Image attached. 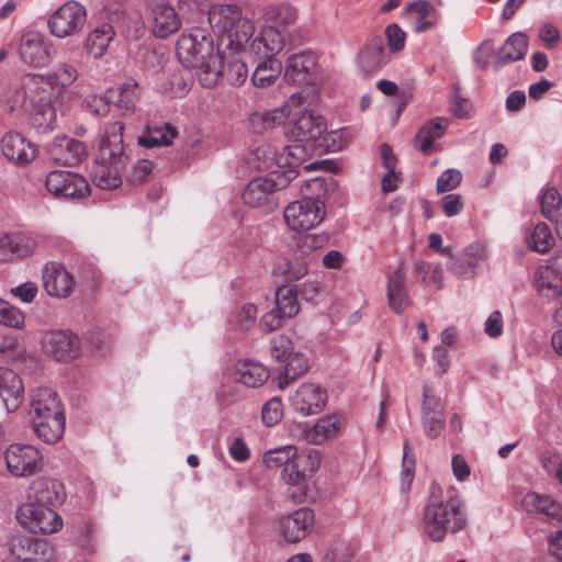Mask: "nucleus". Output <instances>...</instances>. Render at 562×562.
<instances>
[{
    "instance_id": "f257e3e1",
    "label": "nucleus",
    "mask_w": 562,
    "mask_h": 562,
    "mask_svg": "<svg viewBox=\"0 0 562 562\" xmlns=\"http://www.w3.org/2000/svg\"><path fill=\"white\" fill-rule=\"evenodd\" d=\"M207 22L213 34L218 37L221 75L229 85L240 87L248 78L246 44L255 34L254 22L244 16L236 4H215L207 11Z\"/></svg>"
},
{
    "instance_id": "f03ea898",
    "label": "nucleus",
    "mask_w": 562,
    "mask_h": 562,
    "mask_svg": "<svg viewBox=\"0 0 562 562\" xmlns=\"http://www.w3.org/2000/svg\"><path fill=\"white\" fill-rule=\"evenodd\" d=\"M66 499L63 483L55 479L38 477L29 488L27 502L20 506L16 518L22 526L36 533H53L63 527L56 508Z\"/></svg>"
},
{
    "instance_id": "7ed1b4c3",
    "label": "nucleus",
    "mask_w": 562,
    "mask_h": 562,
    "mask_svg": "<svg viewBox=\"0 0 562 562\" xmlns=\"http://www.w3.org/2000/svg\"><path fill=\"white\" fill-rule=\"evenodd\" d=\"M177 55L184 67L192 68L205 88L214 87L221 75L218 43L199 27L184 31L177 42Z\"/></svg>"
},
{
    "instance_id": "20e7f679",
    "label": "nucleus",
    "mask_w": 562,
    "mask_h": 562,
    "mask_svg": "<svg viewBox=\"0 0 562 562\" xmlns=\"http://www.w3.org/2000/svg\"><path fill=\"white\" fill-rule=\"evenodd\" d=\"M123 130V123L116 121L105 125L101 134L95 166L91 172L92 182L100 189L112 190L122 183L121 172L126 161Z\"/></svg>"
},
{
    "instance_id": "39448f33",
    "label": "nucleus",
    "mask_w": 562,
    "mask_h": 562,
    "mask_svg": "<svg viewBox=\"0 0 562 562\" xmlns=\"http://www.w3.org/2000/svg\"><path fill=\"white\" fill-rule=\"evenodd\" d=\"M30 415L36 436L46 443L58 442L65 431L66 417L58 395L49 387H38L31 394Z\"/></svg>"
},
{
    "instance_id": "423d86ee",
    "label": "nucleus",
    "mask_w": 562,
    "mask_h": 562,
    "mask_svg": "<svg viewBox=\"0 0 562 562\" xmlns=\"http://www.w3.org/2000/svg\"><path fill=\"white\" fill-rule=\"evenodd\" d=\"M423 525L432 541H441L447 533L458 532L467 525L462 502L458 496L442 501L431 495L424 510Z\"/></svg>"
},
{
    "instance_id": "0eeeda50",
    "label": "nucleus",
    "mask_w": 562,
    "mask_h": 562,
    "mask_svg": "<svg viewBox=\"0 0 562 562\" xmlns=\"http://www.w3.org/2000/svg\"><path fill=\"white\" fill-rule=\"evenodd\" d=\"M321 460V452L316 449L299 452L295 448L294 457L291 458L288 468L281 471L282 481L294 488L293 492H289V497L293 502L302 503L305 499L308 482L317 472Z\"/></svg>"
},
{
    "instance_id": "6e6552de",
    "label": "nucleus",
    "mask_w": 562,
    "mask_h": 562,
    "mask_svg": "<svg viewBox=\"0 0 562 562\" xmlns=\"http://www.w3.org/2000/svg\"><path fill=\"white\" fill-rule=\"evenodd\" d=\"M294 179L295 175L291 169L281 176L255 178L246 186L243 201L250 207L261 209L267 213L273 212L279 205L276 192L284 189Z\"/></svg>"
},
{
    "instance_id": "1a4fd4ad",
    "label": "nucleus",
    "mask_w": 562,
    "mask_h": 562,
    "mask_svg": "<svg viewBox=\"0 0 562 562\" xmlns=\"http://www.w3.org/2000/svg\"><path fill=\"white\" fill-rule=\"evenodd\" d=\"M299 311L297 286L281 285L276 290L274 307L261 317L259 326L265 331L277 330L284 325L286 319L295 316Z\"/></svg>"
},
{
    "instance_id": "9d476101",
    "label": "nucleus",
    "mask_w": 562,
    "mask_h": 562,
    "mask_svg": "<svg viewBox=\"0 0 562 562\" xmlns=\"http://www.w3.org/2000/svg\"><path fill=\"white\" fill-rule=\"evenodd\" d=\"M87 22V10L78 1H67L49 16L47 25L50 34L66 38L81 32Z\"/></svg>"
},
{
    "instance_id": "9b49d317",
    "label": "nucleus",
    "mask_w": 562,
    "mask_h": 562,
    "mask_svg": "<svg viewBox=\"0 0 562 562\" xmlns=\"http://www.w3.org/2000/svg\"><path fill=\"white\" fill-rule=\"evenodd\" d=\"M283 216L290 229L302 234L323 222L325 205L313 200L293 201L285 206Z\"/></svg>"
},
{
    "instance_id": "f8f14e48",
    "label": "nucleus",
    "mask_w": 562,
    "mask_h": 562,
    "mask_svg": "<svg viewBox=\"0 0 562 562\" xmlns=\"http://www.w3.org/2000/svg\"><path fill=\"white\" fill-rule=\"evenodd\" d=\"M5 462L9 472L14 476H31L43 469V456L31 445H11L5 450Z\"/></svg>"
},
{
    "instance_id": "ddd939ff",
    "label": "nucleus",
    "mask_w": 562,
    "mask_h": 562,
    "mask_svg": "<svg viewBox=\"0 0 562 562\" xmlns=\"http://www.w3.org/2000/svg\"><path fill=\"white\" fill-rule=\"evenodd\" d=\"M45 187L53 195L64 199H80L89 193V184L80 175L68 170L50 171Z\"/></svg>"
},
{
    "instance_id": "4468645a",
    "label": "nucleus",
    "mask_w": 562,
    "mask_h": 562,
    "mask_svg": "<svg viewBox=\"0 0 562 562\" xmlns=\"http://www.w3.org/2000/svg\"><path fill=\"white\" fill-rule=\"evenodd\" d=\"M18 53L21 61L30 67H45L50 61V45L36 31H25L22 33Z\"/></svg>"
},
{
    "instance_id": "2eb2a0df",
    "label": "nucleus",
    "mask_w": 562,
    "mask_h": 562,
    "mask_svg": "<svg viewBox=\"0 0 562 562\" xmlns=\"http://www.w3.org/2000/svg\"><path fill=\"white\" fill-rule=\"evenodd\" d=\"M314 518L312 509L306 507L300 508L278 520L277 532L286 542L297 543L311 531Z\"/></svg>"
},
{
    "instance_id": "dca6fc26",
    "label": "nucleus",
    "mask_w": 562,
    "mask_h": 562,
    "mask_svg": "<svg viewBox=\"0 0 562 562\" xmlns=\"http://www.w3.org/2000/svg\"><path fill=\"white\" fill-rule=\"evenodd\" d=\"M294 411L303 416L318 414L326 405L327 392L318 384L304 383L290 397Z\"/></svg>"
},
{
    "instance_id": "f3484780",
    "label": "nucleus",
    "mask_w": 562,
    "mask_h": 562,
    "mask_svg": "<svg viewBox=\"0 0 562 562\" xmlns=\"http://www.w3.org/2000/svg\"><path fill=\"white\" fill-rule=\"evenodd\" d=\"M43 348L46 353L57 360L68 361L77 358L80 344L76 334L70 330H54L45 335Z\"/></svg>"
},
{
    "instance_id": "a211bd4d",
    "label": "nucleus",
    "mask_w": 562,
    "mask_h": 562,
    "mask_svg": "<svg viewBox=\"0 0 562 562\" xmlns=\"http://www.w3.org/2000/svg\"><path fill=\"white\" fill-rule=\"evenodd\" d=\"M49 158L59 165L76 166L87 156L85 144L78 139L56 136L47 147Z\"/></svg>"
},
{
    "instance_id": "6ab92c4d",
    "label": "nucleus",
    "mask_w": 562,
    "mask_h": 562,
    "mask_svg": "<svg viewBox=\"0 0 562 562\" xmlns=\"http://www.w3.org/2000/svg\"><path fill=\"white\" fill-rule=\"evenodd\" d=\"M284 47V37L273 26H265L258 34L252 35L246 44V54L261 58H274Z\"/></svg>"
},
{
    "instance_id": "aec40b11",
    "label": "nucleus",
    "mask_w": 562,
    "mask_h": 562,
    "mask_svg": "<svg viewBox=\"0 0 562 562\" xmlns=\"http://www.w3.org/2000/svg\"><path fill=\"white\" fill-rule=\"evenodd\" d=\"M43 285L49 296L65 299L72 292L75 280L61 265L48 263L43 269Z\"/></svg>"
},
{
    "instance_id": "412c9836",
    "label": "nucleus",
    "mask_w": 562,
    "mask_h": 562,
    "mask_svg": "<svg viewBox=\"0 0 562 562\" xmlns=\"http://www.w3.org/2000/svg\"><path fill=\"white\" fill-rule=\"evenodd\" d=\"M1 150L4 157L19 166H25L34 160L36 147L21 133L10 131L1 139Z\"/></svg>"
},
{
    "instance_id": "4be33fe9",
    "label": "nucleus",
    "mask_w": 562,
    "mask_h": 562,
    "mask_svg": "<svg viewBox=\"0 0 562 562\" xmlns=\"http://www.w3.org/2000/svg\"><path fill=\"white\" fill-rule=\"evenodd\" d=\"M10 551L16 560L22 562L46 560L52 555V548L46 540L29 536L13 537Z\"/></svg>"
},
{
    "instance_id": "5701e85b",
    "label": "nucleus",
    "mask_w": 562,
    "mask_h": 562,
    "mask_svg": "<svg viewBox=\"0 0 562 562\" xmlns=\"http://www.w3.org/2000/svg\"><path fill=\"white\" fill-rule=\"evenodd\" d=\"M286 156L272 144H262L250 154V162L259 170L267 172V176L276 177L284 175L290 168L284 169L283 161Z\"/></svg>"
},
{
    "instance_id": "b1692460",
    "label": "nucleus",
    "mask_w": 562,
    "mask_h": 562,
    "mask_svg": "<svg viewBox=\"0 0 562 562\" xmlns=\"http://www.w3.org/2000/svg\"><path fill=\"white\" fill-rule=\"evenodd\" d=\"M0 397L8 412H15L24 400V384L12 369L0 367Z\"/></svg>"
},
{
    "instance_id": "393cba45",
    "label": "nucleus",
    "mask_w": 562,
    "mask_h": 562,
    "mask_svg": "<svg viewBox=\"0 0 562 562\" xmlns=\"http://www.w3.org/2000/svg\"><path fill=\"white\" fill-rule=\"evenodd\" d=\"M326 132L325 120L314 111L303 112L294 123L292 134L299 142L317 140Z\"/></svg>"
},
{
    "instance_id": "a878e982",
    "label": "nucleus",
    "mask_w": 562,
    "mask_h": 562,
    "mask_svg": "<svg viewBox=\"0 0 562 562\" xmlns=\"http://www.w3.org/2000/svg\"><path fill=\"white\" fill-rule=\"evenodd\" d=\"M389 60L382 37L372 38L358 55L361 70L369 75L381 69Z\"/></svg>"
},
{
    "instance_id": "bb28decb",
    "label": "nucleus",
    "mask_w": 562,
    "mask_h": 562,
    "mask_svg": "<svg viewBox=\"0 0 562 562\" xmlns=\"http://www.w3.org/2000/svg\"><path fill=\"white\" fill-rule=\"evenodd\" d=\"M290 114V104L285 103L272 110L252 113L249 117V124L255 133L261 134L285 123Z\"/></svg>"
},
{
    "instance_id": "cd10ccee",
    "label": "nucleus",
    "mask_w": 562,
    "mask_h": 562,
    "mask_svg": "<svg viewBox=\"0 0 562 562\" xmlns=\"http://www.w3.org/2000/svg\"><path fill=\"white\" fill-rule=\"evenodd\" d=\"M340 429V418L337 415H327L313 426L303 428V436L308 443L321 445L335 438Z\"/></svg>"
},
{
    "instance_id": "c85d7f7f",
    "label": "nucleus",
    "mask_w": 562,
    "mask_h": 562,
    "mask_svg": "<svg viewBox=\"0 0 562 562\" xmlns=\"http://www.w3.org/2000/svg\"><path fill=\"white\" fill-rule=\"evenodd\" d=\"M151 13L153 32L157 37L164 38L179 30L181 21L171 5L166 3L156 4Z\"/></svg>"
},
{
    "instance_id": "c756f323",
    "label": "nucleus",
    "mask_w": 562,
    "mask_h": 562,
    "mask_svg": "<svg viewBox=\"0 0 562 562\" xmlns=\"http://www.w3.org/2000/svg\"><path fill=\"white\" fill-rule=\"evenodd\" d=\"M315 66L316 57L312 52L294 53L286 60L284 78L292 83L302 82Z\"/></svg>"
},
{
    "instance_id": "7c9ffc66",
    "label": "nucleus",
    "mask_w": 562,
    "mask_h": 562,
    "mask_svg": "<svg viewBox=\"0 0 562 562\" xmlns=\"http://www.w3.org/2000/svg\"><path fill=\"white\" fill-rule=\"evenodd\" d=\"M404 280V262L401 261L394 273L389 278L386 285L389 305L396 314H402L408 303Z\"/></svg>"
},
{
    "instance_id": "2f4dec72",
    "label": "nucleus",
    "mask_w": 562,
    "mask_h": 562,
    "mask_svg": "<svg viewBox=\"0 0 562 562\" xmlns=\"http://www.w3.org/2000/svg\"><path fill=\"white\" fill-rule=\"evenodd\" d=\"M528 48L527 36L517 32L512 34L499 48L494 63L495 69H499L505 64L525 58Z\"/></svg>"
},
{
    "instance_id": "473e14b6",
    "label": "nucleus",
    "mask_w": 562,
    "mask_h": 562,
    "mask_svg": "<svg viewBox=\"0 0 562 562\" xmlns=\"http://www.w3.org/2000/svg\"><path fill=\"white\" fill-rule=\"evenodd\" d=\"M30 124L40 134L53 131L57 124V109L50 100L41 99L32 109Z\"/></svg>"
},
{
    "instance_id": "72a5a7b5",
    "label": "nucleus",
    "mask_w": 562,
    "mask_h": 562,
    "mask_svg": "<svg viewBox=\"0 0 562 562\" xmlns=\"http://www.w3.org/2000/svg\"><path fill=\"white\" fill-rule=\"evenodd\" d=\"M234 379L248 387H258L269 379V370L259 362L243 360L235 366Z\"/></svg>"
},
{
    "instance_id": "f704fd0d",
    "label": "nucleus",
    "mask_w": 562,
    "mask_h": 562,
    "mask_svg": "<svg viewBox=\"0 0 562 562\" xmlns=\"http://www.w3.org/2000/svg\"><path fill=\"white\" fill-rule=\"evenodd\" d=\"M413 19L414 32L423 33L432 27L439 20V13L431 2L427 0H418L407 5Z\"/></svg>"
},
{
    "instance_id": "c9c22d12",
    "label": "nucleus",
    "mask_w": 562,
    "mask_h": 562,
    "mask_svg": "<svg viewBox=\"0 0 562 562\" xmlns=\"http://www.w3.org/2000/svg\"><path fill=\"white\" fill-rule=\"evenodd\" d=\"M138 85L130 78L116 88L110 89V100L124 114L133 113L138 100Z\"/></svg>"
},
{
    "instance_id": "e433bc0d",
    "label": "nucleus",
    "mask_w": 562,
    "mask_h": 562,
    "mask_svg": "<svg viewBox=\"0 0 562 562\" xmlns=\"http://www.w3.org/2000/svg\"><path fill=\"white\" fill-rule=\"evenodd\" d=\"M449 126V120L446 117H435L426 123L415 136V146L423 153H428L432 148L436 139L443 136Z\"/></svg>"
},
{
    "instance_id": "4c0bfd02",
    "label": "nucleus",
    "mask_w": 562,
    "mask_h": 562,
    "mask_svg": "<svg viewBox=\"0 0 562 562\" xmlns=\"http://www.w3.org/2000/svg\"><path fill=\"white\" fill-rule=\"evenodd\" d=\"M522 505L527 512L540 513L551 520L562 518V506L550 496L528 493L524 497Z\"/></svg>"
},
{
    "instance_id": "58836bf2",
    "label": "nucleus",
    "mask_w": 562,
    "mask_h": 562,
    "mask_svg": "<svg viewBox=\"0 0 562 562\" xmlns=\"http://www.w3.org/2000/svg\"><path fill=\"white\" fill-rule=\"evenodd\" d=\"M536 289L539 295L553 302L562 290V277L546 266H540L535 274Z\"/></svg>"
},
{
    "instance_id": "ea45409f",
    "label": "nucleus",
    "mask_w": 562,
    "mask_h": 562,
    "mask_svg": "<svg viewBox=\"0 0 562 562\" xmlns=\"http://www.w3.org/2000/svg\"><path fill=\"white\" fill-rule=\"evenodd\" d=\"M178 136V130L169 123L148 126L146 135L139 138L138 143L147 148L169 146Z\"/></svg>"
},
{
    "instance_id": "a19ab883",
    "label": "nucleus",
    "mask_w": 562,
    "mask_h": 562,
    "mask_svg": "<svg viewBox=\"0 0 562 562\" xmlns=\"http://www.w3.org/2000/svg\"><path fill=\"white\" fill-rule=\"evenodd\" d=\"M115 35L114 29L109 23H102L92 30L86 43V48L94 58L101 57Z\"/></svg>"
},
{
    "instance_id": "79ce46f5",
    "label": "nucleus",
    "mask_w": 562,
    "mask_h": 562,
    "mask_svg": "<svg viewBox=\"0 0 562 562\" xmlns=\"http://www.w3.org/2000/svg\"><path fill=\"white\" fill-rule=\"evenodd\" d=\"M282 64L277 58H263L256 66L251 81L254 86L263 88L271 85L281 74Z\"/></svg>"
},
{
    "instance_id": "37998d69",
    "label": "nucleus",
    "mask_w": 562,
    "mask_h": 562,
    "mask_svg": "<svg viewBox=\"0 0 562 562\" xmlns=\"http://www.w3.org/2000/svg\"><path fill=\"white\" fill-rule=\"evenodd\" d=\"M18 238V258H24L32 254L45 250L50 241L47 235L40 233H19Z\"/></svg>"
},
{
    "instance_id": "c03bdc74",
    "label": "nucleus",
    "mask_w": 562,
    "mask_h": 562,
    "mask_svg": "<svg viewBox=\"0 0 562 562\" xmlns=\"http://www.w3.org/2000/svg\"><path fill=\"white\" fill-rule=\"evenodd\" d=\"M294 446H283L274 449L268 450L263 454V463L269 470L286 469L289 462L295 453Z\"/></svg>"
},
{
    "instance_id": "a18cd8bd",
    "label": "nucleus",
    "mask_w": 562,
    "mask_h": 562,
    "mask_svg": "<svg viewBox=\"0 0 562 562\" xmlns=\"http://www.w3.org/2000/svg\"><path fill=\"white\" fill-rule=\"evenodd\" d=\"M527 241L530 249L546 254L553 244V237L546 224H537L530 236L527 237Z\"/></svg>"
},
{
    "instance_id": "49530a36",
    "label": "nucleus",
    "mask_w": 562,
    "mask_h": 562,
    "mask_svg": "<svg viewBox=\"0 0 562 562\" xmlns=\"http://www.w3.org/2000/svg\"><path fill=\"white\" fill-rule=\"evenodd\" d=\"M307 144H292L282 148V156H286L283 161L285 165L284 169L290 168L295 175V178L297 177V166L303 164L310 156L311 148H307Z\"/></svg>"
},
{
    "instance_id": "de8ad7c7",
    "label": "nucleus",
    "mask_w": 562,
    "mask_h": 562,
    "mask_svg": "<svg viewBox=\"0 0 562 562\" xmlns=\"http://www.w3.org/2000/svg\"><path fill=\"white\" fill-rule=\"evenodd\" d=\"M540 205L542 214L548 220H553L562 205L561 194L553 187H544L540 194Z\"/></svg>"
},
{
    "instance_id": "09e8293b",
    "label": "nucleus",
    "mask_w": 562,
    "mask_h": 562,
    "mask_svg": "<svg viewBox=\"0 0 562 562\" xmlns=\"http://www.w3.org/2000/svg\"><path fill=\"white\" fill-rule=\"evenodd\" d=\"M307 369V360L299 353H292L284 367L283 378L279 380V387L283 389L290 381L295 380Z\"/></svg>"
},
{
    "instance_id": "8fccbe9b",
    "label": "nucleus",
    "mask_w": 562,
    "mask_h": 562,
    "mask_svg": "<svg viewBox=\"0 0 562 562\" xmlns=\"http://www.w3.org/2000/svg\"><path fill=\"white\" fill-rule=\"evenodd\" d=\"M300 190L302 193L301 200H313L325 205L327 188L324 179L318 177L310 179L304 182Z\"/></svg>"
},
{
    "instance_id": "3c124183",
    "label": "nucleus",
    "mask_w": 562,
    "mask_h": 562,
    "mask_svg": "<svg viewBox=\"0 0 562 562\" xmlns=\"http://www.w3.org/2000/svg\"><path fill=\"white\" fill-rule=\"evenodd\" d=\"M77 78V69L69 64H60L53 72L48 74V82L53 87H69Z\"/></svg>"
},
{
    "instance_id": "603ef678",
    "label": "nucleus",
    "mask_w": 562,
    "mask_h": 562,
    "mask_svg": "<svg viewBox=\"0 0 562 562\" xmlns=\"http://www.w3.org/2000/svg\"><path fill=\"white\" fill-rule=\"evenodd\" d=\"M262 420L267 426L277 425L283 416V406L279 397H272L262 407Z\"/></svg>"
},
{
    "instance_id": "864d4df0",
    "label": "nucleus",
    "mask_w": 562,
    "mask_h": 562,
    "mask_svg": "<svg viewBox=\"0 0 562 562\" xmlns=\"http://www.w3.org/2000/svg\"><path fill=\"white\" fill-rule=\"evenodd\" d=\"M328 237L326 235L307 234L300 236L296 240V247L302 256L319 249L326 245Z\"/></svg>"
},
{
    "instance_id": "5fc2aeb1",
    "label": "nucleus",
    "mask_w": 562,
    "mask_h": 562,
    "mask_svg": "<svg viewBox=\"0 0 562 562\" xmlns=\"http://www.w3.org/2000/svg\"><path fill=\"white\" fill-rule=\"evenodd\" d=\"M415 469V460L412 452V447L408 440L404 441L403 449V470H402V486L408 488L413 482Z\"/></svg>"
},
{
    "instance_id": "6e6d98bb",
    "label": "nucleus",
    "mask_w": 562,
    "mask_h": 562,
    "mask_svg": "<svg viewBox=\"0 0 562 562\" xmlns=\"http://www.w3.org/2000/svg\"><path fill=\"white\" fill-rule=\"evenodd\" d=\"M461 254L474 270L488 258L486 245L481 241L469 245Z\"/></svg>"
},
{
    "instance_id": "4d7b16f0",
    "label": "nucleus",
    "mask_w": 562,
    "mask_h": 562,
    "mask_svg": "<svg viewBox=\"0 0 562 562\" xmlns=\"http://www.w3.org/2000/svg\"><path fill=\"white\" fill-rule=\"evenodd\" d=\"M462 173L458 169H447L437 179V191L439 193L450 192L459 187Z\"/></svg>"
},
{
    "instance_id": "13d9d810",
    "label": "nucleus",
    "mask_w": 562,
    "mask_h": 562,
    "mask_svg": "<svg viewBox=\"0 0 562 562\" xmlns=\"http://www.w3.org/2000/svg\"><path fill=\"white\" fill-rule=\"evenodd\" d=\"M448 269L453 274L461 278H471L475 273L471 263L468 262L467 258L461 252L456 256H451L448 262Z\"/></svg>"
},
{
    "instance_id": "bf43d9fd",
    "label": "nucleus",
    "mask_w": 562,
    "mask_h": 562,
    "mask_svg": "<svg viewBox=\"0 0 562 562\" xmlns=\"http://www.w3.org/2000/svg\"><path fill=\"white\" fill-rule=\"evenodd\" d=\"M24 314L18 307L7 303L2 308V313L0 315L1 324L14 328H21L24 325Z\"/></svg>"
},
{
    "instance_id": "052dcab7",
    "label": "nucleus",
    "mask_w": 562,
    "mask_h": 562,
    "mask_svg": "<svg viewBox=\"0 0 562 562\" xmlns=\"http://www.w3.org/2000/svg\"><path fill=\"white\" fill-rule=\"evenodd\" d=\"M291 341L284 336L276 337L271 341V356L279 362H286L291 357Z\"/></svg>"
},
{
    "instance_id": "680f3d73",
    "label": "nucleus",
    "mask_w": 562,
    "mask_h": 562,
    "mask_svg": "<svg viewBox=\"0 0 562 562\" xmlns=\"http://www.w3.org/2000/svg\"><path fill=\"white\" fill-rule=\"evenodd\" d=\"M389 48L392 52H400L405 46V32L397 24H390L385 30Z\"/></svg>"
},
{
    "instance_id": "e2e57ef3",
    "label": "nucleus",
    "mask_w": 562,
    "mask_h": 562,
    "mask_svg": "<svg viewBox=\"0 0 562 562\" xmlns=\"http://www.w3.org/2000/svg\"><path fill=\"white\" fill-rule=\"evenodd\" d=\"M257 307L254 304H245L236 315V323L240 330L250 329L256 322Z\"/></svg>"
},
{
    "instance_id": "0e129e2a",
    "label": "nucleus",
    "mask_w": 562,
    "mask_h": 562,
    "mask_svg": "<svg viewBox=\"0 0 562 562\" xmlns=\"http://www.w3.org/2000/svg\"><path fill=\"white\" fill-rule=\"evenodd\" d=\"M18 258V238L16 234H1L0 235V258L8 260Z\"/></svg>"
},
{
    "instance_id": "69168bd1",
    "label": "nucleus",
    "mask_w": 562,
    "mask_h": 562,
    "mask_svg": "<svg viewBox=\"0 0 562 562\" xmlns=\"http://www.w3.org/2000/svg\"><path fill=\"white\" fill-rule=\"evenodd\" d=\"M38 288L36 283L32 281L24 282L10 290V294L15 299H19L23 303H31L36 297Z\"/></svg>"
},
{
    "instance_id": "338daca9",
    "label": "nucleus",
    "mask_w": 562,
    "mask_h": 562,
    "mask_svg": "<svg viewBox=\"0 0 562 562\" xmlns=\"http://www.w3.org/2000/svg\"><path fill=\"white\" fill-rule=\"evenodd\" d=\"M494 54V45L492 41H484L474 52L473 60L481 69L490 66V59Z\"/></svg>"
},
{
    "instance_id": "774afa93",
    "label": "nucleus",
    "mask_w": 562,
    "mask_h": 562,
    "mask_svg": "<svg viewBox=\"0 0 562 562\" xmlns=\"http://www.w3.org/2000/svg\"><path fill=\"white\" fill-rule=\"evenodd\" d=\"M355 557V550L348 544H340L326 554V560L330 562H351Z\"/></svg>"
}]
</instances>
